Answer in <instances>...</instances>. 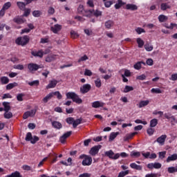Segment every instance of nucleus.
I'll return each instance as SVG.
<instances>
[{
    "instance_id": "obj_1",
    "label": "nucleus",
    "mask_w": 177,
    "mask_h": 177,
    "mask_svg": "<svg viewBox=\"0 0 177 177\" xmlns=\"http://www.w3.org/2000/svg\"><path fill=\"white\" fill-rule=\"evenodd\" d=\"M28 42H30V36L28 35L19 37L15 39V44L20 46H26Z\"/></svg>"
},
{
    "instance_id": "obj_2",
    "label": "nucleus",
    "mask_w": 177,
    "mask_h": 177,
    "mask_svg": "<svg viewBox=\"0 0 177 177\" xmlns=\"http://www.w3.org/2000/svg\"><path fill=\"white\" fill-rule=\"evenodd\" d=\"M66 96L67 99H71L73 102L77 103V104H81V103H82V100L80 98V96L75 92H68L66 93Z\"/></svg>"
},
{
    "instance_id": "obj_3",
    "label": "nucleus",
    "mask_w": 177,
    "mask_h": 177,
    "mask_svg": "<svg viewBox=\"0 0 177 177\" xmlns=\"http://www.w3.org/2000/svg\"><path fill=\"white\" fill-rule=\"evenodd\" d=\"M79 158L80 160H83L82 162V165L83 167H89V165H92V157L86 154H82L80 156Z\"/></svg>"
},
{
    "instance_id": "obj_4",
    "label": "nucleus",
    "mask_w": 177,
    "mask_h": 177,
    "mask_svg": "<svg viewBox=\"0 0 177 177\" xmlns=\"http://www.w3.org/2000/svg\"><path fill=\"white\" fill-rule=\"evenodd\" d=\"M105 157H109L111 160H118L120 158V153H115L113 150L106 151L104 152Z\"/></svg>"
},
{
    "instance_id": "obj_5",
    "label": "nucleus",
    "mask_w": 177,
    "mask_h": 177,
    "mask_svg": "<svg viewBox=\"0 0 177 177\" xmlns=\"http://www.w3.org/2000/svg\"><path fill=\"white\" fill-rule=\"evenodd\" d=\"M41 68V66L35 63H30L28 64V70L29 73H35V71H38Z\"/></svg>"
},
{
    "instance_id": "obj_6",
    "label": "nucleus",
    "mask_w": 177,
    "mask_h": 177,
    "mask_svg": "<svg viewBox=\"0 0 177 177\" xmlns=\"http://www.w3.org/2000/svg\"><path fill=\"white\" fill-rule=\"evenodd\" d=\"M92 89V86L89 84H84L80 87V93H82V95H85V93H88L89 91Z\"/></svg>"
},
{
    "instance_id": "obj_7",
    "label": "nucleus",
    "mask_w": 177,
    "mask_h": 177,
    "mask_svg": "<svg viewBox=\"0 0 177 177\" xmlns=\"http://www.w3.org/2000/svg\"><path fill=\"white\" fill-rule=\"evenodd\" d=\"M100 149H102V145H95L91 148L89 154H91V156H95L99 153V150H100Z\"/></svg>"
},
{
    "instance_id": "obj_8",
    "label": "nucleus",
    "mask_w": 177,
    "mask_h": 177,
    "mask_svg": "<svg viewBox=\"0 0 177 177\" xmlns=\"http://www.w3.org/2000/svg\"><path fill=\"white\" fill-rule=\"evenodd\" d=\"M73 133V131H67L66 133H64L63 136H62L59 138V142L62 144L64 145L66 143V140L68 138H70L71 136V134Z\"/></svg>"
},
{
    "instance_id": "obj_9",
    "label": "nucleus",
    "mask_w": 177,
    "mask_h": 177,
    "mask_svg": "<svg viewBox=\"0 0 177 177\" xmlns=\"http://www.w3.org/2000/svg\"><path fill=\"white\" fill-rule=\"evenodd\" d=\"M167 139V135L164 134L160 136L156 139V142L158 143H160L161 146H164V144L165 143V140Z\"/></svg>"
},
{
    "instance_id": "obj_10",
    "label": "nucleus",
    "mask_w": 177,
    "mask_h": 177,
    "mask_svg": "<svg viewBox=\"0 0 177 177\" xmlns=\"http://www.w3.org/2000/svg\"><path fill=\"white\" fill-rule=\"evenodd\" d=\"M50 30L54 34H57L62 30V25L57 24L54 26H51Z\"/></svg>"
},
{
    "instance_id": "obj_11",
    "label": "nucleus",
    "mask_w": 177,
    "mask_h": 177,
    "mask_svg": "<svg viewBox=\"0 0 177 177\" xmlns=\"http://www.w3.org/2000/svg\"><path fill=\"white\" fill-rule=\"evenodd\" d=\"M104 102H100V101H95L92 102V107L93 109H99V107H104Z\"/></svg>"
},
{
    "instance_id": "obj_12",
    "label": "nucleus",
    "mask_w": 177,
    "mask_h": 177,
    "mask_svg": "<svg viewBox=\"0 0 177 177\" xmlns=\"http://www.w3.org/2000/svg\"><path fill=\"white\" fill-rule=\"evenodd\" d=\"M31 55L35 57H44V51H42V50H39V51H32Z\"/></svg>"
},
{
    "instance_id": "obj_13",
    "label": "nucleus",
    "mask_w": 177,
    "mask_h": 177,
    "mask_svg": "<svg viewBox=\"0 0 177 177\" xmlns=\"http://www.w3.org/2000/svg\"><path fill=\"white\" fill-rule=\"evenodd\" d=\"M52 127L53 128H55V129H62L63 128V125L61 122L57 121H53L52 122Z\"/></svg>"
},
{
    "instance_id": "obj_14",
    "label": "nucleus",
    "mask_w": 177,
    "mask_h": 177,
    "mask_svg": "<svg viewBox=\"0 0 177 177\" xmlns=\"http://www.w3.org/2000/svg\"><path fill=\"white\" fill-rule=\"evenodd\" d=\"M56 85H57V80H53L50 81L49 84L47 85V89H51L52 88H55Z\"/></svg>"
},
{
    "instance_id": "obj_15",
    "label": "nucleus",
    "mask_w": 177,
    "mask_h": 177,
    "mask_svg": "<svg viewBox=\"0 0 177 177\" xmlns=\"http://www.w3.org/2000/svg\"><path fill=\"white\" fill-rule=\"evenodd\" d=\"M130 167L132 169H136V171H142L143 167L142 165H136L135 162L131 163Z\"/></svg>"
},
{
    "instance_id": "obj_16",
    "label": "nucleus",
    "mask_w": 177,
    "mask_h": 177,
    "mask_svg": "<svg viewBox=\"0 0 177 177\" xmlns=\"http://www.w3.org/2000/svg\"><path fill=\"white\" fill-rule=\"evenodd\" d=\"M137 134H138V133L133 132V133H131L126 135L123 138L124 141L128 142V140H130V139H132L133 138V136H135V135H137Z\"/></svg>"
},
{
    "instance_id": "obj_17",
    "label": "nucleus",
    "mask_w": 177,
    "mask_h": 177,
    "mask_svg": "<svg viewBox=\"0 0 177 177\" xmlns=\"http://www.w3.org/2000/svg\"><path fill=\"white\" fill-rule=\"evenodd\" d=\"M125 9L127 10H138V6L129 3L126 5Z\"/></svg>"
},
{
    "instance_id": "obj_18",
    "label": "nucleus",
    "mask_w": 177,
    "mask_h": 177,
    "mask_svg": "<svg viewBox=\"0 0 177 177\" xmlns=\"http://www.w3.org/2000/svg\"><path fill=\"white\" fill-rule=\"evenodd\" d=\"M9 81H10L9 77L6 76H2L0 77V82L1 85H6L9 84Z\"/></svg>"
},
{
    "instance_id": "obj_19",
    "label": "nucleus",
    "mask_w": 177,
    "mask_h": 177,
    "mask_svg": "<svg viewBox=\"0 0 177 177\" xmlns=\"http://www.w3.org/2000/svg\"><path fill=\"white\" fill-rule=\"evenodd\" d=\"M177 160V153H174L167 157L166 162H171V161H176Z\"/></svg>"
},
{
    "instance_id": "obj_20",
    "label": "nucleus",
    "mask_w": 177,
    "mask_h": 177,
    "mask_svg": "<svg viewBox=\"0 0 177 177\" xmlns=\"http://www.w3.org/2000/svg\"><path fill=\"white\" fill-rule=\"evenodd\" d=\"M17 6L19 8L20 10H24L26 9V3L23 1H17Z\"/></svg>"
},
{
    "instance_id": "obj_21",
    "label": "nucleus",
    "mask_w": 177,
    "mask_h": 177,
    "mask_svg": "<svg viewBox=\"0 0 177 177\" xmlns=\"http://www.w3.org/2000/svg\"><path fill=\"white\" fill-rule=\"evenodd\" d=\"M142 64L146 66V63L145 62H138L136 64H134L133 67L136 70H140L142 68Z\"/></svg>"
},
{
    "instance_id": "obj_22",
    "label": "nucleus",
    "mask_w": 177,
    "mask_h": 177,
    "mask_svg": "<svg viewBox=\"0 0 177 177\" xmlns=\"http://www.w3.org/2000/svg\"><path fill=\"white\" fill-rule=\"evenodd\" d=\"M118 135H120V132L118 131L111 133L109 136V142H113V140H114V139H115Z\"/></svg>"
},
{
    "instance_id": "obj_23",
    "label": "nucleus",
    "mask_w": 177,
    "mask_h": 177,
    "mask_svg": "<svg viewBox=\"0 0 177 177\" xmlns=\"http://www.w3.org/2000/svg\"><path fill=\"white\" fill-rule=\"evenodd\" d=\"M13 22L17 24H23L24 23V19L20 17H16L13 19Z\"/></svg>"
},
{
    "instance_id": "obj_24",
    "label": "nucleus",
    "mask_w": 177,
    "mask_h": 177,
    "mask_svg": "<svg viewBox=\"0 0 177 177\" xmlns=\"http://www.w3.org/2000/svg\"><path fill=\"white\" fill-rule=\"evenodd\" d=\"M150 103L149 100H142L138 104L139 109H142V107H146Z\"/></svg>"
},
{
    "instance_id": "obj_25",
    "label": "nucleus",
    "mask_w": 177,
    "mask_h": 177,
    "mask_svg": "<svg viewBox=\"0 0 177 177\" xmlns=\"http://www.w3.org/2000/svg\"><path fill=\"white\" fill-rule=\"evenodd\" d=\"M158 124V120L153 118L150 120L149 127H150V128H154V127H157Z\"/></svg>"
},
{
    "instance_id": "obj_26",
    "label": "nucleus",
    "mask_w": 177,
    "mask_h": 177,
    "mask_svg": "<svg viewBox=\"0 0 177 177\" xmlns=\"http://www.w3.org/2000/svg\"><path fill=\"white\" fill-rule=\"evenodd\" d=\"M54 60H56V55H48L46 57L47 63H50V62H54Z\"/></svg>"
},
{
    "instance_id": "obj_27",
    "label": "nucleus",
    "mask_w": 177,
    "mask_h": 177,
    "mask_svg": "<svg viewBox=\"0 0 177 177\" xmlns=\"http://www.w3.org/2000/svg\"><path fill=\"white\" fill-rule=\"evenodd\" d=\"M53 97L52 93H48L46 97L42 100L43 103H48V100H50Z\"/></svg>"
},
{
    "instance_id": "obj_28",
    "label": "nucleus",
    "mask_w": 177,
    "mask_h": 177,
    "mask_svg": "<svg viewBox=\"0 0 177 177\" xmlns=\"http://www.w3.org/2000/svg\"><path fill=\"white\" fill-rule=\"evenodd\" d=\"M113 26H114V21H113L109 20V21L105 22V27L108 30H110V28H111V27H113Z\"/></svg>"
},
{
    "instance_id": "obj_29",
    "label": "nucleus",
    "mask_w": 177,
    "mask_h": 177,
    "mask_svg": "<svg viewBox=\"0 0 177 177\" xmlns=\"http://www.w3.org/2000/svg\"><path fill=\"white\" fill-rule=\"evenodd\" d=\"M19 84L16 82L10 83L6 86V89L7 91H10V89H13L15 86H17Z\"/></svg>"
},
{
    "instance_id": "obj_30",
    "label": "nucleus",
    "mask_w": 177,
    "mask_h": 177,
    "mask_svg": "<svg viewBox=\"0 0 177 177\" xmlns=\"http://www.w3.org/2000/svg\"><path fill=\"white\" fill-rule=\"evenodd\" d=\"M136 42L138 45V48H143V46H145V41L140 39V37L136 39Z\"/></svg>"
},
{
    "instance_id": "obj_31",
    "label": "nucleus",
    "mask_w": 177,
    "mask_h": 177,
    "mask_svg": "<svg viewBox=\"0 0 177 177\" xmlns=\"http://www.w3.org/2000/svg\"><path fill=\"white\" fill-rule=\"evenodd\" d=\"M6 177H23V176L20 174V172H19L18 171H16L12 173L11 174L6 176Z\"/></svg>"
},
{
    "instance_id": "obj_32",
    "label": "nucleus",
    "mask_w": 177,
    "mask_h": 177,
    "mask_svg": "<svg viewBox=\"0 0 177 177\" xmlns=\"http://www.w3.org/2000/svg\"><path fill=\"white\" fill-rule=\"evenodd\" d=\"M124 5H125V3H124L122 0H118V2L115 4V8L120 9V8H122Z\"/></svg>"
},
{
    "instance_id": "obj_33",
    "label": "nucleus",
    "mask_w": 177,
    "mask_h": 177,
    "mask_svg": "<svg viewBox=\"0 0 177 177\" xmlns=\"http://www.w3.org/2000/svg\"><path fill=\"white\" fill-rule=\"evenodd\" d=\"M158 20L160 23H164L168 20V17L164 15H160L158 16Z\"/></svg>"
},
{
    "instance_id": "obj_34",
    "label": "nucleus",
    "mask_w": 177,
    "mask_h": 177,
    "mask_svg": "<svg viewBox=\"0 0 177 177\" xmlns=\"http://www.w3.org/2000/svg\"><path fill=\"white\" fill-rule=\"evenodd\" d=\"M51 93L53 95V96H57V99L59 100H62L63 97V95H62L59 91L51 92Z\"/></svg>"
},
{
    "instance_id": "obj_35",
    "label": "nucleus",
    "mask_w": 177,
    "mask_h": 177,
    "mask_svg": "<svg viewBox=\"0 0 177 177\" xmlns=\"http://www.w3.org/2000/svg\"><path fill=\"white\" fill-rule=\"evenodd\" d=\"M161 10H167V9H171V6H169L167 3H162L160 5Z\"/></svg>"
},
{
    "instance_id": "obj_36",
    "label": "nucleus",
    "mask_w": 177,
    "mask_h": 177,
    "mask_svg": "<svg viewBox=\"0 0 177 177\" xmlns=\"http://www.w3.org/2000/svg\"><path fill=\"white\" fill-rule=\"evenodd\" d=\"M3 106L4 107L3 110L5 112L8 113V111H10V105H9V102H3Z\"/></svg>"
},
{
    "instance_id": "obj_37",
    "label": "nucleus",
    "mask_w": 177,
    "mask_h": 177,
    "mask_svg": "<svg viewBox=\"0 0 177 177\" xmlns=\"http://www.w3.org/2000/svg\"><path fill=\"white\" fill-rule=\"evenodd\" d=\"M13 117V113L10 111H7L4 113V118L6 120H10V118H12Z\"/></svg>"
},
{
    "instance_id": "obj_38",
    "label": "nucleus",
    "mask_w": 177,
    "mask_h": 177,
    "mask_svg": "<svg viewBox=\"0 0 177 177\" xmlns=\"http://www.w3.org/2000/svg\"><path fill=\"white\" fill-rule=\"evenodd\" d=\"M82 122V118L77 119L76 120H73V128H77L80 124Z\"/></svg>"
},
{
    "instance_id": "obj_39",
    "label": "nucleus",
    "mask_w": 177,
    "mask_h": 177,
    "mask_svg": "<svg viewBox=\"0 0 177 177\" xmlns=\"http://www.w3.org/2000/svg\"><path fill=\"white\" fill-rule=\"evenodd\" d=\"M144 48H145V50H147V52H151V50H153V46L150 45L149 44H145Z\"/></svg>"
},
{
    "instance_id": "obj_40",
    "label": "nucleus",
    "mask_w": 177,
    "mask_h": 177,
    "mask_svg": "<svg viewBox=\"0 0 177 177\" xmlns=\"http://www.w3.org/2000/svg\"><path fill=\"white\" fill-rule=\"evenodd\" d=\"M133 91V88L131 86H125L124 88V93H128V92H131Z\"/></svg>"
},
{
    "instance_id": "obj_41",
    "label": "nucleus",
    "mask_w": 177,
    "mask_h": 177,
    "mask_svg": "<svg viewBox=\"0 0 177 177\" xmlns=\"http://www.w3.org/2000/svg\"><path fill=\"white\" fill-rule=\"evenodd\" d=\"M10 6H12V3H10V1H8L3 4L2 8L4 10H8V9H9V8H10Z\"/></svg>"
},
{
    "instance_id": "obj_42",
    "label": "nucleus",
    "mask_w": 177,
    "mask_h": 177,
    "mask_svg": "<svg viewBox=\"0 0 177 177\" xmlns=\"http://www.w3.org/2000/svg\"><path fill=\"white\" fill-rule=\"evenodd\" d=\"M154 132H156V130L153 127H149L147 129V133L149 135V136L154 135Z\"/></svg>"
},
{
    "instance_id": "obj_43",
    "label": "nucleus",
    "mask_w": 177,
    "mask_h": 177,
    "mask_svg": "<svg viewBox=\"0 0 177 177\" xmlns=\"http://www.w3.org/2000/svg\"><path fill=\"white\" fill-rule=\"evenodd\" d=\"M131 157H135L136 158H139V157L140 156V152L133 151L131 153Z\"/></svg>"
},
{
    "instance_id": "obj_44",
    "label": "nucleus",
    "mask_w": 177,
    "mask_h": 177,
    "mask_svg": "<svg viewBox=\"0 0 177 177\" xmlns=\"http://www.w3.org/2000/svg\"><path fill=\"white\" fill-rule=\"evenodd\" d=\"M25 140L26 142H31L32 140V134L31 132L27 133Z\"/></svg>"
},
{
    "instance_id": "obj_45",
    "label": "nucleus",
    "mask_w": 177,
    "mask_h": 177,
    "mask_svg": "<svg viewBox=\"0 0 177 177\" xmlns=\"http://www.w3.org/2000/svg\"><path fill=\"white\" fill-rule=\"evenodd\" d=\"M28 85H30V86H38V85H39V80H34L32 82H29Z\"/></svg>"
},
{
    "instance_id": "obj_46",
    "label": "nucleus",
    "mask_w": 177,
    "mask_h": 177,
    "mask_svg": "<svg viewBox=\"0 0 177 177\" xmlns=\"http://www.w3.org/2000/svg\"><path fill=\"white\" fill-rule=\"evenodd\" d=\"M42 12L40 10H34L32 12V16L34 17H40Z\"/></svg>"
},
{
    "instance_id": "obj_47",
    "label": "nucleus",
    "mask_w": 177,
    "mask_h": 177,
    "mask_svg": "<svg viewBox=\"0 0 177 177\" xmlns=\"http://www.w3.org/2000/svg\"><path fill=\"white\" fill-rule=\"evenodd\" d=\"M24 17H28V16H30V13H31V9L30 8H25L24 10Z\"/></svg>"
},
{
    "instance_id": "obj_48",
    "label": "nucleus",
    "mask_w": 177,
    "mask_h": 177,
    "mask_svg": "<svg viewBox=\"0 0 177 177\" xmlns=\"http://www.w3.org/2000/svg\"><path fill=\"white\" fill-rule=\"evenodd\" d=\"M89 59V57H88V55H84L83 57H81L78 61L77 63H81V62H86V60H88Z\"/></svg>"
},
{
    "instance_id": "obj_49",
    "label": "nucleus",
    "mask_w": 177,
    "mask_h": 177,
    "mask_svg": "<svg viewBox=\"0 0 177 177\" xmlns=\"http://www.w3.org/2000/svg\"><path fill=\"white\" fill-rule=\"evenodd\" d=\"M167 155V151H163L158 153L160 160H164V158Z\"/></svg>"
},
{
    "instance_id": "obj_50",
    "label": "nucleus",
    "mask_w": 177,
    "mask_h": 177,
    "mask_svg": "<svg viewBox=\"0 0 177 177\" xmlns=\"http://www.w3.org/2000/svg\"><path fill=\"white\" fill-rule=\"evenodd\" d=\"M39 140V138L37 136H34L33 138L32 137V140H30V143L32 145H35L37 142Z\"/></svg>"
},
{
    "instance_id": "obj_51",
    "label": "nucleus",
    "mask_w": 177,
    "mask_h": 177,
    "mask_svg": "<svg viewBox=\"0 0 177 177\" xmlns=\"http://www.w3.org/2000/svg\"><path fill=\"white\" fill-rule=\"evenodd\" d=\"M93 12H95V10H88V11H86V17H92L93 16Z\"/></svg>"
},
{
    "instance_id": "obj_52",
    "label": "nucleus",
    "mask_w": 177,
    "mask_h": 177,
    "mask_svg": "<svg viewBox=\"0 0 177 177\" xmlns=\"http://www.w3.org/2000/svg\"><path fill=\"white\" fill-rule=\"evenodd\" d=\"M128 174H129V170H126L124 171H120L118 176V177H124L126 176V175H128Z\"/></svg>"
},
{
    "instance_id": "obj_53",
    "label": "nucleus",
    "mask_w": 177,
    "mask_h": 177,
    "mask_svg": "<svg viewBox=\"0 0 177 177\" xmlns=\"http://www.w3.org/2000/svg\"><path fill=\"white\" fill-rule=\"evenodd\" d=\"M71 38H73V39H75V38H78V37H80V35H78V33L75 32V31L72 30L71 32Z\"/></svg>"
},
{
    "instance_id": "obj_54",
    "label": "nucleus",
    "mask_w": 177,
    "mask_h": 177,
    "mask_svg": "<svg viewBox=\"0 0 177 177\" xmlns=\"http://www.w3.org/2000/svg\"><path fill=\"white\" fill-rule=\"evenodd\" d=\"M95 84L97 88H100V86H102V80H100V78H97L96 80H95Z\"/></svg>"
},
{
    "instance_id": "obj_55",
    "label": "nucleus",
    "mask_w": 177,
    "mask_h": 177,
    "mask_svg": "<svg viewBox=\"0 0 177 177\" xmlns=\"http://www.w3.org/2000/svg\"><path fill=\"white\" fill-rule=\"evenodd\" d=\"M160 176H161L160 174H156V173L147 174L145 175V177H160Z\"/></svg>"
},
{
    "instance_id": "obj_56",
    "label": "nucleus",
    "mask_w": 177,
    "mask_h": 177,
    "mask_svg": "<svg viewBox=\"0 0 177 177\" xmlns=\"http://www.w3.org/2000/svg\"><path fill=\"white\" fill-rule=\"evenodd\" d=\"M151 93H162L161 89H160L159 88H151Z\"/></svg>"
},
{
    "instance_id": "obj_57",
    "label": "nucleus",
    "mask_w": 177,
    "mask_h": 177,
    "mask_svg": "<svg viewBox=\"0 0 177 177\" xmlns=\"http://www.w3.org/2000/svg\"><path fill=\"white\" fill-rule=\"evenodd\" d=\"M167 172H169V174H175V172H176L175 167H168Z\"/></svg>"
},
{
    "instance_id": "obj_58",
    "label": "nucleus",
    "mask_w": 177,
    "mask_h": 177,
    "mask_svg": "<svg viewBox=\"0 0 177 177\" xmlns=\"http://www.w3.org/2000/svg\"><path fill=\"white\" fill-rule=\"evenodd\" d=\"M93 16H95V17H99V16H102V11H99V10H94V12H93Z\"/></svg>"
},
{
    "instance_id": "obj_59",
    "label": "nucleus",
    "mask_w": 177,
    "mask_h": 177,
    "mask_svg": "<svg viewBox=\"0 0 177 177\" xmlns=\"http://www.w3.org/2000/svg\"><path fill=\"white\" fill-rule=\"evenodd\" d=\"M24 96V93H19L17 95V100H18V102H23V97Z\"/></svg>"
},
{
    "instance_id": "obj_60",
    "label": "nucleus",
    "mask_w": 177,
    "mask_h": 177,
    "mask_svg": "<svg viewBox=\"0 0 177 177\" xmlns=\"http://www.w3.org/2000/svg\"><path fill=\"white\" fill-rule=\"evenodd\" d=\"M48 13L50 16H52L53 15H55V8H53V7H49L48 10Z\"/></svg>"
},
{
    "instance_id": "obj_61",
    "label": "nucleus",
    "mask_w": 177,
    "mask_h": 177,
    "mask_svg": "<svg viewBox=\"0 0 177 177\" xmlns=\"http://www.w3.org/2000/svg\"><path fill=\"white\" fill-rule=\"evenodd\" d=\"M136 32L138 34V35H140L142 34V32H146V30H145V29L142 28H137L136 29Z\"/></svg>"
},
{
    "instance_id": "obj_62",
    "label": "nucleus",
    "mask_w": 177,
    "mask_h": 177,
    "mask_svg": "<svg viewBox=\"0 0 177 177\" xmlns=\"http://www.w3.org/2000/svg\"><path fill=\"white\" fill-rule=\"evenodd\" d=\"M66 122L67 124H69L71 125V124H74V118H66Z\"/></svg>"
},
{
    "instance_id": "obj_63",
    "label": "nucleus",
    "mask_w": 177,
    "mask_h": 177,
    "mask_svg": "<svg viewBox=\"0 0 177 177\" xmlns=\"http://www.w3.org/2000/svg\"><path fill=\"white\" fill-rule=\"evenodd\" d=\"M77 12L78 13L82 14L84 12V6L83 5H80L78 8H77Z\"/></svg>"
},
{
    "instance_id": "obj_64",
    "label": "nucleus",
    "mask_w": 177,
    "mask_h": 177,
    "mask_svg": "<svg viewBox=\"0 0 177 177\" xmlns=\"http://www.w3.org/2000/svg\"><path fill=\"white\" fill-rule=\"evenodd\" d=\"M91 176L92 174L89 173H84V174H80L79 177H91Z\"/></svg>"
}]
</instances>
